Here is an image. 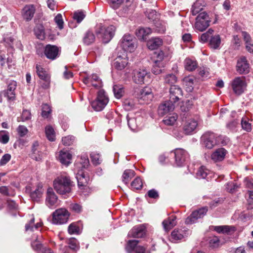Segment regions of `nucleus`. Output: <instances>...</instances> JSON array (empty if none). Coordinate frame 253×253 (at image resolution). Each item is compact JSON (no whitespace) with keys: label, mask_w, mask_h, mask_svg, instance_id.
Returning a JSON list of instances; mask_svg holds the SVG:
<instances>
[{"label":"nucleus","mask_w":253,"mask_h":253,"mask_svg":"<svg viewBox=\"0 0 253 253\" xmlns=\"http://www.w3.org/2000/svg\"><path fill=\"white\" fill-rule=\"evenodd\" d=\"M74 185V183L70 177L64 175L58 176L53 181V187L55 190L61 195H66L70 193Z\"/></svg>","instance_id":"nucleus-1"},{"label":"nucleus","mask_w":253,"mask_h":253,"mask_svg":"<svg viewBox=\"0 0 253 253\" xmlns=\"http://www.w3.org/2000/svg\"><path fill=\"white\" fill-rule=\"evenodd\" d=\"M116 31L113 25L106 26L102 23L97 24L95 27V33L97 36L101 39L104 43L109 42L113 38Z\"/></svg>","instance_id":"nucleus-2"},{"label":"nucleus","mask_w":253,"mask_h":253,"mask_svg":"<svg viewBox=\"0 0 253 253\" xmlns=\"http://www.w3.org/2000/svg\"><path fill=\"white\" fill-rule=\"evenodd\" d=\"M109 101V98L103 89L98 91L97 97L91 102L92 108L96 111L102 110Z\"/></svg>","instance_id":"nucleus-3"},{"label":"nucleus","mask_w":253,"mask_h":253,"mask_svg":"<svg viewBox=\"0 0 253 253\" xmlns=\"http://www.w3.org/2000/svg\"><path fill=\"white\" fill-rule=\"evenodd\" d=\"M70 216L69 212L64 208L55 210L52 213V222L55 224H63L67 222Z\"/></svg>","instance_id":"nucleus-4"},{"label":"nucleus","mask_w":253,"mask_h":253,"mask_svg":"<svg viewBox=\"0 0 253 253\" xmlns=\"http://www.w3.org/2000/svg\"><path fill=\"white\" fill-rule=\"evenodd\" d=\"M135 39L129 34L125 35L120 42L121 46L125 51L133 52L136 47Z\"/></svg>","instance_id":"nucleus-5"},{"label":"nucleus","mask_w":253,"mask_h":253,"mask_svg":"<svg viewBox=\"0 0 253 253\" xmlns=\"http://www.w3.org/2000/svg\"><path fill=\"white\" fill-rule=\"evenodd\" d=\"M203 145L208 149H212L219 143L218 137L211 132H206L201 137Z\"/></svg>","instance_id":"nucleus-6"},{"label":"nucleus","mask_w":253,"mask_h":253,"mask_svg":"<svg viewBox=\"0 0 253 253\" xmlns=\"http://www.w3.org/2000/svg\"><path fill=\"white\" fill-rule=\"evenodd\" d=\"M150 74L144 69L134 70L133 72L132 80L136 84H142L148 82Z\"/></svg>","instance_id":"nucleus-7"},{"label":"nucleus","mask_w":253,"mask_h":253,"mask_svg":"<svg viewBox=\"0 0 253 253\" xmlns=\"http://www.w3.org/2000/svg\"><path fill=\"white\" fill-rule=\"evenodd\" d=\"M210 22L207 13L205 12H201L196 18L195 28L196 30L202 32L209 26Z\"/></svg>","instance_id":"nucleus-8"},{"label":"nucleus","mask_w":253,"mask_h":253,"mask_svg":"<svg viewBox=\"0 0 253 253\" xmlns=\"http://www.w3.org/2000/svg\"><path fill=\"white\" fill-rule=\"evenodd\" d=\"M208 211L207 208H203L195 211L185 219L186 224H192L196 223L199 219L203 218Z\"/></svg>","instance_id":"nucleus-9"},{"label":"nucleus","mask_w":253,"mask_h":253,"mask_svg":"<svg viewBox=\"0 0 253 253\" xmlns=\"http://www.w3.org/2000/svg\"><path fill=\"white\" fill-rule=\"evenodd\" d=\"M236 69L240 75L247 74L250 72V66L245 56H241L237 60Z\"/></svg>","instance_id":"nucleus-10"},{"label":"nucleus","mask_w":253,"mask_h":253,"mask_svg":"<svg viewBox=\"0 0 253 253\" xmlns=\"http://www.w3.org/2000/svg\"><path fill=\"white\" fill-rule=\"evenodd\" d=\"M175 164L177 167H182L189 158L188 153L183 149H176L173 152Z\"/></svg>","instance_id":"nucleus-11"},{"label":"nucleus","mask_w":253,"mask_h":253,"mask_svg":"<svg viewBox=\"0 0 253 253\" xmlns=\"http://www.w3.org/2000/svg\"><path fill=\"white\" fill-rule=\"evenodd\" d=\"M231 86L234 92L237 95H241L244 91L246 83L243 77H236L231 83Z\"/></svg>","instance_id":"nucleus-12"},{"label":"nucleus","mask_w":253,"mask_h":253,"mask_svg":"<svg viewBox=\"0 0 253 253\" xmlns=\"http://www.w3.org/2000/svg\"><path fill=\"white\" fill-rule=\"evenodd\" d=\"M17 87V83L15 81H10L8 83L7 88L0 92V95H3L6 97L8 101H14L15 99V89Z\"/></svg>","instance_id":"nucleus-13"},{"label":"nucleus","mask_w":253,"mask_h":253,"mask_svg":"<svg viewBox=\"0 0 253 253\" xmlns=\"http://www.w3.org/2000/svg\"><path fill=\"white\" fill-rule=\"evenodd\" d=\"M128 57L125 51L122 55H119L116 58L114 62V66L118 71L124 69L128 64Z\"/></svg>","instance_id":"nucleus-14"},{"label":"nucleus","mask_w":253,"mask_h":253,"mask_svg":"<svg viewBox=\"0 0 253 253\" xmlns=\"http://www.w3.org/2000/svg\"><path fill=\"white\" fill-rule=\"evenodd\" d=\"M199 124L198 119L188 118L183 126V130L185 134H191L197 129Z\"/></svg>","instance_id":"nucleus-15"},{"label":"nucleus","mask_w":253,"mask_h":253,"mask_svg":"<svg viewBox=\"0 0 253 253\" xmlns=\"http://www.w3.org/2000/svg\"><path fill=\"white\" fill-rule=\"evenodd\" d=\"M83 81L85 84H91L92 86L96 88H99L102 86V81L96 74H92L90 76L84 77L83 78Z\"/></svg>","instance_id":"nucleus-16"},{"label":"nucleus","mask_w":253,"mask_h":253,"mask_svg":"<svg viewBox=\"0 0 253 253\" xmlns=\"http://www.w3.org/2000/svg\"><path fill=\"white\" fill-rule=\"evenodd\" d=\"M183 96V91L178 85H171L169 88V100L175 103L180 100Z\"/></svg>","instance_id":"nucleus-17"},{"label":"nucleus","mask_w":253,"mask_h":253,"mask_svg":"<svg viewBox=\"0 0 253 253\" xmlns=\"http://www.w3.org/2000/svg\"><path fill=\"white\" fill-rule=\"evenodd\" d=\"M138 241L136 240H129L126 249L128 253H144L145 249L142 246H137Z\"/></svg>","instance_id":"nucleus-18"},{"label":"nucleus","mask_w":253,"mask_h":253,"mask_svg":"<svg viewBox=\"0 0 253 253\" xmlns=\"http://www.w3.org/2000/svg\"><path fill=\"white\" fill-rule=\"evenodd\" d=\"M174 103L169 100L163 102L159 106L158 114L160 115L164 116L167 113L172 111L174 108Z\"/></svg>","instance_id":"nucleus-19"},{"label":"nucleus","mask_w":253,"mask_h":253,"mask_svg":"<svg viewBox=\"0 0 253 253\" xmlns=\"http://www.w3.org/2000/svg\"><path fill=\"white\" fill-rule=\"evenodd\" d=\"M36 6L34 4H27L22 9V15L27 21H30L34 17Z\"/></svg>","instance_id":"nucleus-20"},{"label":"nucleus","mask_w":253,"mask_h":253,"mask_svg":"<svg viewBox=\"0 0 253 253\" xmlns=\"http://www.w3.org/2000/svg\"><path fill=\"white\" fill-rule=\"evenodd\" d=\"M189 233L190 231L185 227L181 229H175L171 232V239L174 242L181 240L185 237H187L189 235Z\"/></svg>","instance_id":"nucleus-21"},{"label":"nucleus","mask_w":253,"mask_h":253,"mask_svg":"<svg viewBox=\"0 0 253 253\" xmlns=\"http://www.w3.org/2000/svg\"><path fill=\"white\" fill-rule=\"evenodd\" d=\"M59 48L55 45H47L44 49L46 57L51 60L56 59L59 55Z\"/></svg>","instance_id":"nucleus-22"},{"label":"nucleus","mask_w":253,"mask_h":253,"mask_svg":"<svg viewBox=\"0 0 253 253\" xmlns=\"http://www.w3.org/2000/svg\"><path fill=\"white\" fill-rule=\"evenodd\" d=\"M58 199L57 197L54 192L53 189L51 188H49L47 189L46 193V205L51 208L54 206L57 205Z\"/></svg>","instance_id":"nucleus-23"},{"label":"nucleus","mask_w":253,"mask_h":253,"mask_svg":"<svg viewBox=\"0 0 253 253\" xmlns=\"http://www.w3.org/2000/svg\"><path fill=\"white\" fill-rule=\"evenodd\" d=\"M145 228L142 225L134 227L128 233V236L132 238H141L145 234Z\"/></svg>","instance_id":"nucleus-24"},{"label":"nucleus","mask_w":253,"mask_h":253,"mask_svg":"<svg viewBox=\"0 0 253 253\" xmlns=\"http://www.w3.org/2000/svg\"><path fill=\"white\" fill-rule=\"evenodd\" d=\"M139 97L145 103H148L153 97L152 89L148 87H144L140 91Z\"/></svg>","instance_id":"nucleus-25"},{"label":"nucleus","mask_w":253,"mask_h":253,"mask_svg":"<svg viewBox=\"0 0 253 253\" xmlns=\"http://www.w3.org/2000/svg\"><path fill=\"white\" fill-rule=\"evenodd\" d=\"M127 125L130 129L133 131H136L140 126L142 121L141 117H131L130 118L128 115L127 116Z\"/></svg>","instance_id":"nucleus-26"},{"label":"nucleus","mask_w":253,"mask_h":253,"mask_svg":"<svg viewBox=\"0 0 253 253\" xmlns=\"http://www.w3.org/2000/svg\"><path fill=\"white\" fill-rule=\"evenodd\" d=\"M68 244L69 246L64 247L60 253H74V251L78 249V241L75 239H70Z\"/></svg>","instance_id":"nucleus-27"},{"label":"nucleus","mask_w":253,"mask_h":253,"mask_svg":"<svg viewBox=\"0 0 253 253\" xmlns=\"http://www.w3.org/2000/svg\"><path fill=\"white\" fill-rule=\"evenodd\" d=\"M227 153V151L223 148L216 149L211 155V159L215 162L223 160Z\"/></svg>","instance_id":"nucleus-28"},{"label":"nucleus","mask_w":253,"mask_h":253,"mask_svg":"<svg viewBox=\"0 0 253 253\" xmlns=\"http://www.w3.org/2000/svg\"><path fill=\"white\" fill-rule=\"evenodd\" d=\"M72 155L67 150H61L58 156L59 161L63 165L68 166L71 163Z\"/></svg>","instance_id":"nucleus-29"},{"label":"nucleus","mask_w":253,"mask_h":253,"mask_svg":"<svg viewBox=\"0 0 253 253\" xmlns=\"http://www.w3.org/2000/svg\"><path fill=\"white\" fill-rule=\"evenodd\" d=\"M176 219L175 215H171L163 221L162 224L166 231H169L176 224Z\"/></svg>","instance_id":"nucleus-30"},{"label":"nucleus","mask_w":253,"mask_h":253,"mask_svg":"<svg viewBox=\"0 0 253 253\" xmlns=\"http://www.w3.org/2000/svg\"><path fill=\"white\" fill-rule=\"evenodd\" d=\"M76 178L79 187L85 186L89 180L88 177L85 175L82 170L78 171L76 174Z\"/></svg>","instance_id":"nucleus-31"},{"label":"nucleus","mask_w":253,"mask_h":253,"mask_svg":"<svg viewBox=\"0 0 253 253\" xmlns=\"http://www.w3.org/2000/svg\"><path fill=\"white\" fill-rule=\"evenodd\" d=\"M31 157L36 161H40L42 159L41 152L39 150V143L38 141H35L32 147Z\"/></svg>","instance_id":"nucleus-32"},{"label":"nucleus","mask_w":253,"mask_h":253,"mask_svg":"<svg viewBox=\"0 0 253 253\" xmlns=\"http://www.w3.org/2000/svg\"><path fill=\"white\" fill-rule=\"evenodd\" d=\"M151 32L152 30L150 28H140L136 30V35L138 39L144 40Z\"/></svg>","instance_id":"nucleus-33"},{"label":"nucleus","mask_w":253,"mask_h":253,"mask_svg":"<svg viewBox=\"0 0 253 253\" xmlns=\"http://www.w3.org/2000/svg\"><path fill=\"white\" fill-rule=\"evenodd\" d=\"M163 43L162 40L159 38H152L147 42V46L151 50H154L160 47Z\"/></svg>","instance_id":"nucleus-34"},{"label":"nucleus","mask_w":253,"mask_h":253,"mask_svg":"<svg viewBox=\"0 0 253 253\" xmlns=\"http://www.w3.org/2000/svg\"><path fill=\"white\" fill-rule=\"evenodd\" d=\"M43 189L42 186L38 185L36 189L30 193V197L34 201H39L42 197Z\"/></svg>","instance_id":"nucleus-35"},{"label":"nucleus","mask_w":253,"mask_h":253,"mask_svg":"<svg viewBox=\"0 0 253 253\" xmlns=\"http://www.w3.org/2000/svg\"><path fill=\"white\" fill-rule=\"evenodd\" d=\"M36 72L38 76L42 80H48L50 79V77L47 72L41 65H36Z\"/></svg>","instance_id":"nucleus-36"},{"label":"nucleus","mask_w":253,"mask_h":253,"mask_svg":"<svg viewBox=\"0 0 253 253\" xmlns=\"http://www.w3.org/2000/svg\"><path fill=\"white\" fill-rule=\"evenodd\" d=\"M135 175V172L133 170H125L122 175V181L125 184H128L129 181Z\"/></svg>","instance_id":"nucleus-37"},{"label":"nucleus","mask_w":253,"mask_h":253,"mask_svg":"<svg viewBox=\"0 0 253 253\" xmlns=\"http://www.w3.org/2000/svg\"><path fill=\"white\" fill-rule=\"evenodd\" d=\"M209 174H210V170L205 167L201 166L196 173V177L199 179H205Z\"/></svg>","instance_id":"nucleus-38"},{"label":"nucleus","mask_w":253,"mask_h":253,"mask_svg":"<svg viewBox=\"0 0 253 253\" xmlns=\"http://www.w3.org/2000/svg\"><path fill=\"white\" fill-rule=\"evenodd\" d=\"M184 64L185 69L189 71H192L197 67V62L190 58H186L185 60Z\"/></svg>","instance_id":"nucleus-39"},{"label":"nucleus","mask_w":253,"mask_h":253,"mask_svg":"<svg viewBox=\"0 0 253 253\" xmlns=\"http://www.w3.org/2000/svg\"><path fill=\"white\" fill-rule=\"evenodd\" d=\"M165 66V63H160L158 61H154L152 72L155 75H159L163 72Z\"/></svg>","instance_id":"nucleus-40"},{"label":"nucleus","mask_w":253,"mask_h":253,"mask_svg":"<svg viewBox=\"0 0 253 253\" xmlns=\"http://www.w3.org/2000/svg\"><path fill=\"white\" fill-rule=\"evenodd\" d=\"M35 34L37 38L40 40H43L45 38V33L42 25H37L34 29Z\"/></svg>","instance_id":"nucleus-41"},{"label":"nucleus","mask_w":253,"mask_h":253,"mask_svg":"<svg viewBox=\"0 0 253 253\" xmlns=\"http://www.w3.org/2000/svg\"><path fill=\"white\" fill-rule=\"evenodd\" d=\"M195 79L193 77H186L183 79V84L188 91H191L193 89Z\"/></svg>","instance_id":"nucleus-42"},{"label":"nucleus","mask_w":253,"mask_h":253,"mask_svg":"<svg viewBox=\"0 0 253 253\" xmlns=\"http://www.w3.org/2000/svg\"><path fill=\"white\" fill-rule=\"evenodd\" d=\"M177 119V115L176 114H169L166 116L163 120L164 123L168 126H172Z\"/></svg>","instance_id":"nucleus-43"},{"label":"nucleus","mask_w":253,"mask_h":253,"mask_svg":"<svg viewBox=\"0 0 253 253\" xmlns=\"http://www.w3.org/2000/svg\"><path fill=\"white\" fill-rule=\"evenodd\" d=\"M68 233L72 234H79L81 233V228L79 223L74 222L69 225L68 229Z\"/></svg>","instance_id":"nucleus-44"},{"label":"nucleus","mask_w":253,"mask_h":253,"mask_svg":"<svg viewBox=\"0 0 253 253\" xmlns=\"http://www.w3.org/2000/svg\"><path fill=\"white\" fill-rule=\"evenodd\" d=\"M221 39L218 35L211 37L210 44L211 48L214 49L218 48L219 47Z\"/></svg>","instance_id":"nucleus-45"},{"label":"nucleus","mask_w":253,"mask_h":253,"mask_svg":"<svg viewBox=\"0 0 253 253\" xmlns=\"http://www.w3.org/2000/svg\"><path fill=\"white\" fill-rule=\"evenodd\" d=\"M83 40L85 44L89 45L94 42L95 36L92 32L88 31L85 34Z\"/></svg>","instance_id":"nucleus-46"},{"label":"nucleus","mask_w":253,"mask_h":253,"mask_svg":"<svg viewBox=\"0 0 253 253\" xmlns=\"http://www.w3.org/2000/svg\"><path fill=\"white\" fill-rule=\"evenodd\" d=\"M35 221V218L32 216V217L30 219V222L26 224L25 225V229L26 231L31 230L34 231V229H37L42 226L41 222L37 223L36 224H34Z\"/></svg>","instance_id":"nucleus-47"},{"label":"nucleus","mask_w":253,"mask_h":253,"mask_svg":"<svg viewBox=\"0 0 253 253\" xmlns=\"http://www.w3.org/2000/svg\"><path fill=\"white\" fill-rule=\"evenodd\" d=\"M45 132L47 139L51 141L55 140V132L53 128L50 126H47L45 129Z\"/></svg>","instance_id":"nucleus-48"},{"label":"nucleus","mask_w":253,"mask_h":253,"mask_svg":"<svg viewBox=\"0 0 253 253\" xmlns=\"http://www.w3.org/2000/svg\"><path fill=\"white\" fill-rule=\"evenodd\" d=\"M136 105V102L132 99H127L124 102L125 109L127 111L134 109Z\"/></svg>","instance_id":"nucleus-49"},{"label":"nucleus","mask_w":253,"mask_h":253,"mask_svg":"<svg viewBox=\"0 0 253 253\" xmlns=\"http://www.w3.org/2000/svg\"><path fill=\"white\" fill-rule=\"evenodd\" d=\"M113 91L116 98L119 99L123 95L124 89L122 85H114L113 88Z\"/></svg>","instance_id":"nucleus-50"},{"label":"nucleus","mask_w":253,"mask_h":253,"mask_svg":"<svg viewBox=\"0 0 253 253\" xmlns=\"http://www.w3.org/2000/svg\"><path fill=\"white\" fill-rule=\"evenodd\" d=\"M204 5H202L201 0H198L195 2L192 5V14L195 15L200 12L203 8Z\"/></svg>","instance_id":"nucleus-51"},{"label":"nucleus","mask_w":253,"mask_h":253,"mask_svg":"<svg viewBox=\"0 0 253 253\" xmlns=\"http://www.w3.org/2000/svg\"><path fill=\"white\" fill-rule=\"evenodd\" d=\"M241 125L243 129L247 131H250L252 129L251 124L249 123V119L245 116L242 118Z\"/></svg>","instance_id":"nucleus-52"},{"label":"nucleus","mask_w":253,"mask_h":253,"mask_svg":"<svg viewBox=\"0 0 253 253\" xmlns=\"http://www.w3.org/2000/svg\"><path fill=\"white\" fill-rule=\"evenodd\" d=\"M177 81V78L176 76L172 74H169L167 75L165 78V82L166 84H168L171 85H174Z\"/></svg>","instance_id":"nucleus-53"},{"label":"nucleus","mask_w":253,"mask_h":253,"mask_svg":"<svg viewBox=\"0 0 253 253\" xmlns=\"http://www.w3.org/2000/svg\"><path fill=\"white\" fill-rule=\"evenodd\" d=\"M143 185L142 180L140 177H136L131 183V186L132 188L138 190L142 188Z\"/></svg>","instance_id":"nucleus-54"},{"label":"nucleus","mask_w":253,"mask_h":253,"mask_svg":"<svg viewBox=\"0 0 253 253\" xmlns=\"http://www.w3.org/2000/svg\"><path fill=\"white\" fill-rule=\"evenodd\" d=\"M51 112L50 107L47 104H43L42 106V115L44 118H47Z\"/></svg>","instance_id":"nucleus-55"},{"label":"nucleus","mask_w":253,"mask_h":253,"mask_svg":"<svg viewBox=\"0 0 253 253\" xmlns=\"http://www.w3.org/2000/svg\"><path fill=\"white\" fill-rule=\"evenodd\" d=\"M232 228L233 227L228 225L218 226L215 227V230L218 233H228Z\"/></svg>","instance_id":"nucleus-56"},{"label":"nucleus","mask_w":253,"mask_h":253,"mask_svg":"<svg viewBox=\"0 0 253 253\" xmlns=\"http://www.w3.org/2000/svg\"><path fill=\"white\" fill-rule=\"evenodd\" d=\"M13 41L14 39L11 35L9 34L4 35L2 39V42H3L5 43V46H9L10 47H11Z\"/></svg>","instance_id":"nucleus-57"},{"label":"nucleus","mask_w":253,"mask_h":253,"mask_svg":"<svg viewBox=\"0 0 253 253\" xmlns=\"http://www.w3.org/2000/svg\"><path fill=\"white\" fill-rule=\"evenodd\" d=\"M75 141V137L73 136L68 135L62 138V141L63 144L66 146L72 145Z\"/></svg>","instance_id":"nucleus-58"},{"label":"nucleus","mask_w":253,"mask_h":253,"mask_svg":"<svg viewBox=\"0 0 253 253\" xmlns=\"http://www.w3.org/2000/svg\"><path fill=\"white\" fill-rule=\"evenodd\" d=\"M90 158L92 163L94 165H97L101 163V160H100V155L99 154L92 152L90 154Z\"/></svg>","instance_id":"nucleus-59"},{"label":"nucleus","mask_w":253,"mask_h":253,"mask_svg":"<svg viewBox=\"0 0 253 253\" xmlns=\"http://www.w3.org/2000/svg\"><path fill=\"white\" fill-rule=\"evenodd\" d=\"M55 22L57 25L60 29L63 28L64 22L62 18V15L59 13L54 18Z\"/></svg>","instance_id":"nucleus-60"},{"label":"nucleus","mask_w":253,"mask_h":253,"mask_svg":"<svg viewBox=\"0 0 253 253\" xmlns=\"http://www.w3.org/2000/svg\"><path fill=\"white\" fill-rule=\"evenodd\" d=\"M242 36L243 37L246 44L253 45V41L250 35L247 32L245 31L242 32Z\"/></svg>","instance_id":"nucleus-61"},{"label":"nucleus","mask_w":253,"mask_h":253,"mask_svg":"<svg viewBox=\"0 0 253 253\" xmlns=\"http://www.w3.org/2000/svg\"><path fill=\"white\" fill-rule=\"evenodd\" d=\"M85 17V15L82 11H76L74 13L73 18L78 23H80Z\"/></svg>","instance_id":"nucleus-62"},{"label":"nucleus","mask_w":253,"mask_h":253,"mask_svg":"<svg viewBox=\"0 0 253 253\" xmlns=\"http://www.w3.org/2000/svg\"><path fill=\"white\" fill-rule=\"evenodd\" d=\"M238 188L236 183L233 182H229L226 184V189L230 193H234Z\"/></svg>","instance_id":"nucleus-63"},{"label":"nucleus","mask_w":253,"mask_h":253,"mask_svg":"<svg viewBox=\"0 0 253 253\" xmlns=\"http://www.w3.org/2000/svg\"><path fill=\"white\" fill-rule=\"evenodd\" d=\"M239 124L238 122L236 120L230 121L226 124V127L231 131L235 130L237 126Z\"/></svg>","instance_id":"nucleus-64"}]
</instances>
